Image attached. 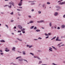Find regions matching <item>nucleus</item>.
<instances>
[{
  "label": "nucleus",
  "instance_id": "obj_7",
  "mask_svg": "<svg viewBox=\"0 0 65 65\" xmlns=\"http://www.w3.org/2000/svg\"><path fill=\"white\" fill-rule=\"evenodd\" d=\"M1 42H5V41L4 40H0Z\"/></svg>",
  "mask_w": 65,
  "mask_h": 65
},
{
  "label": "nucleus",
  "instance_id": "obj_32",
  "mask_svg": "<svg viewBox=\"0 0 65 65\" xmlns=\"http://www.w3.org/2000/svg\"><path fill=\"white\" fill-rule=\"evenodd\" d=\"M52 47L53 48H54V49H55V50H56V48H55V47L53 46H52Z\"/></svg>",
  "mask_w": 65,
  "mask_h": 65
},
{
  "label": "nucleus",
  "instance_id": "obj_29",
  "mask_svg": "<svg viewBox=\"0 0 65 65\" xmlns=\"http://www.w3.org/2000/svg\"><path fill=\"white\" fill-rule=\"evenodd\" d=\"M10 14L12 15V14H13V12H12L11 13H10Z\"/></svg>",
  "mask_w": 65,
  "mask_h": 65
},
{
  "label": "nucleus",
  "instance_id": "obj_26",
  "mask_svg": "<svg viewBox=\"0 0 65 65\" xmlns=\"http://www.w3.org/2000/svg\"><path fill=\"white\" fill-rule=\"evenodd\" d=\"M18 33H21V31L20 30H18Z\"/></svg>",
  "mask_w": 65,
  "mask_h": 65
},
{
  "label": "nucleus",
  "instance_id": "obj_55",
  "mask_svg": "<svg viewBox=\"0 0 65 65\" xmlns=\"http://www.w3.org/2000/svg\"><path fill=\"white\" fill-rule=\"evenodd\" d=\"M51 28L52 29H53L54 28V27L53 26H52L51 27Z\"/></svg>",
  "mask_w": 65,
  "mask_h": 65
},
{
  "label": "nucleus",
  "instance_id": "obj_40",
  "mask_svg": "<svg viewBox=\"0 0 65 65\" xmlns=\"http://www.w3.org/2000/svg\"><path fill=\"white\" fill-rule=\"evenodd\" d=\"M22 33H25V31H22Z\"/></svg>",
  "mask_w": 65,
  "mask_h": 65
},
{
  "label": "nucleus",
  "instance_id": "obj_39",
  "mask_svg": "<svg viewBox=\"0 0 65 65\" xmlns=\"http://www.w3.org/2000/svg\"><path fill=\"white\" fill-rule=\"evenodd\" d=\"M37 23H40V21H37Z\"/></svg>",
  "mask_w": 65,
  "mask_h": 65
},
{
  "label": "nucleus",
  "instance_id": "obj_4",
  "mask_svg": "<svg viewBox=\"0 0 65 65\" xmlns=\"http://www.w3.org/2000/svg\"><path fill=\"white\" fill-rule=\"evenodd\" d=\"M34 58H37V59H38L40 60V58H39V57H38L37 56H34Z\"/></svg>",
  "mask_w": 65,
  "mask_h": 65
},
{
  "label": "nucleus",
  "instance_id": "obj_19",
  "mask_svg": "<svg viewBox=\"0 0 65 65\" xmlns=\"http://www.w3.org/2000/svg\"><path fill=\"white\" fill-rule=\"evenodd\" d=\"M22 52L23 55H25V51H23Z\"/></svg>",
  "mask_w": 65,
  "mask_h": 65
},
{
  "label": "nucleus",
  "instance_id": "obj_9",
  "mask_svg": "<svg viewBox=\"0 0 65 65\" xmlns=\"http://www.w3.org/2000/svg\"><path fill=\"white\" fill-rule=\"evenodd\" d=\"M59 37H57L56 38V41H58V40H59Z\"/></svg>",
  "mask_w": 65,
  "mask_h": 65
},
{
  "label": "nucleus",
  "instance_id": "obj_15",
  "mask_svg": "<svg viewBox=\"0 0 65 65\" xmlns=\"http://www.w3.org/2000/svg\"><path fill=\"white\" fill-rule=\"evenodd\" d=\"M8 6L9 7V8H11V5H10V6Z\"/></svg>",
  "mask_w": 65,
  "mask_h": 65
},
{
  "label": "nucleus",
  "instance_id": "obj_30",
  "mask_svg": "<svg viewBox=\"0 0 65 65\" xmlns=\"http://www.w3.org/2000/svg\"><path fill=\"white\" fill-rule=\"evenodd\" d=\"M17 39H18V40H19L20 41H22V40H20L18 38H17Z\"/></svg>",
  "mask_w": 65,
  "mask_h": 65
},
{
  "label": "nucleus",
  "instance_id": "obj_59",
  "mask_svg": "<svg viewBox=\"0 0 65 65\" xmlns=\"http://www.w3.org/2000/svg\"><path fill=\"white\" fill-rule=\"evenodd\" d=\"M28 17H29V18H31V16H28Z\"/></svg>",
  "mask_w": 65,
  "mask_h": 65
},
{
  "label": "nucleus",
  "instance_id": "obj_56",
  "mask_svg": "<svg viewBox=\"0 0 65 65\" xmlns=\"http://www.w3.org/2000/svg\"><path fill=\"white\" fill-rule=\"evenodd\" d=\"M27 47H28V46H29V45H27Z\"/></svg>",
  "mask_w": 65,
  "mask_h": 65
},
{
  "label": "nucleus",
  "instance_id": "obj_49",
  "mask_svg": "<svg viewBox=\"0 0 65 65\" xmlns=\"http://www.w3.org/2000/svg\"><path fill=\"white\" fill-rule=\"evenodd\" d=\"M16 26H14V29H16Z\"/></svg>",
  "mask_w": 65,
  "mask_h": 65
},
{
  "label": "nucleus",
  "instance_id": "obj_13",
  "mask_svg": "<svg viewBox=\"0 0 65 65\" xmlns=\"http://www.w3.org/2000/svg\"><path fill=\"white\" fill-rule=\"evenodd\" d=\"M40 31V30L37 29L36 30V32H39Z\"/></svg>",
  "mask_w": 65,
  "mask_h": 65
},
{
  "label": "nucleus",
  "instance_id": "obj_61",
  "mask_svg": "<svg viewBox=\"0 0 65 65\" xmlns=\"http://www.w3.org/2000/svg\"><path fill=\"white\" fill-rule=\"evenodd\" d=\"M5 1H8L9 0H5Z\"/></svg>",
  "mask_w": 65,
  "mask_h": 65
},
{
  "label": "nucleus",
  "instance_id": "obj_31",
  "mask_svg": "<svg viewBox=\"0 0 65 65\" xmlns=\"http://www.w3.org/2000/svg\"><path fill=\"white\" fill-rule=\"evenodd\" d=\"M47 4H50V3L49 2H47Z\"/></svg>",
  "mask_w": 65,
  "mask_h": 65
},
{
  "label": "nucleus",
  "instance_id": "obj_45",
  "mask_svg": "<svg viewBox=\"0 0 65 65\" xmlns=\"http://www.w3.org/2000/svg\"><path fill=\"white\" fill-rule=\"evenodd\" d=\"M60 29V27H58V28H57V29Z\"/></svg>",
  "mask_w": 65,
  "mask_h": 65
},
{
  "label": "nucleus",
  "instance_id": "obj_43",
  "mask_svg": "<svg viewBox=\"0 0 65 65\" xmlns=\"http://www.w3.org/2000/svg\"><path fill=\"white\" fill-rule=\"evenodd\" d=\"M61 2V1H58V3H59V2Z\"/></svg>",
  "mask_w": 65,
  "mask_h": 65
},
{
  "label": "nucleus",
  "instance_id": "obj_28",
  "mask_svg": "<svg viewBox=\"0 0 65 65\" xmlns=\"http://www.w3.org/2000/svg\"><path fill=\"white\" fill-rule=\"evenodd\" d=\"M41 63H42V61H40L39 62V64H40Z\"/></svg>",
  "mask_w": 65,
  "mask_h": 65
},
{
  "label": "nucleus",
  "instance_id": "obj_50",
  "mask_svg": "<svg viewBox=\"0 0 65 65\" xmlns=\"http://www.w3.org/2000/svg\"><path fill=\"white\" fill-rule=\"evenodd\" d=\"M31 4V5H33V4H34V3H33L32 4Z\"/></svg>",
  "mask_w": 65,
  "mask_h": 65
},
{
  "label": "nucleus",
  "instance_id": "obj_63",
  "mask_svg": "<svg viewBox=\"0 0 65 65\" xmlns=\"http://www.w3.org/2000/svg\"><path fill=\"white\" fill-rule=\"evenodd\" d=\"M20 53H22V52H19V51H18Z\"/></svg>",
  "mask_w": 65,
  "mask_h": 65
},
{
  "label": "nucleus",
  "instance_id": "obj_2",
  "mask_svg": "<svg viewBox=\"0 0 65 65\" xmlns=\"http://www.w3.org/2000/svg\"><path fill=\"white\" fill-rule=\"evenodd\" d=\"M18 27H19V28H20V29H21L23 28V27H22V26H21L20 25H18Z\"/></svg>",
  "mask_w": 65,
  "mask_h": 65
},
{
  "label": "nucleus",
  "instance_id": "obj_22",
  "mask_svg": "<svg viewBox=\"0 0 65 65\" xmlns=\"http://www.w3.org/2000/svg\"><path fill=\"white\" fill-rule=\"evenodd\" d=\"M15 48L14 47H13L12 48V50H15Z\"/></svg>",
  "mask_w": 65,
  "mask_h": 65
},
{
  "label": "nucleus",
  "instance_id": "obj_14",
  "mask_svg": "<svg viewBox=\"0 0 65 65\" xmlns=\"http://www.w3.org/2000/svg\"><path fill=\"white\" fill-rule=\"evenodd\" d=\"M21 31H25V29L24 28H23L22 29H21Z\"/></svg>",
  "mask_w": 65,
  "mask_h": 65
},
{
  "label": "nucleus",
  "instance_id": "obj_42",
  "mask_svg": "<svg viewBox=\"0 0 65 65\" xmlns=\"http://www.w3.org/2000/svg\"><path fill=\"white\" fill-rule=\"evenodd\" d=\"M56 7L57 8H59V6H56Z\"/></svg>",
  "mask_w": 65,
  "mask_h": 65
},
{
  "label": "nucleus",
  "instance_id": "obj_6",
  "mask_svg": "<svg viewBox=\"0 0 65 65\" xmlns=\"http://www.w3.org/2000/svg\"><path fill=\"white\" fill-rule=\"evenodd\" d=\"M58 14V13L57 12H56L55 13V16H57V15Z\"/></svg>",
  "mask_w": 65,
  "mask_h": 65
},
{
  "label": "nucleus",
  "instance_id": "obj_37",
  "mask_svg": "<svg viewBox=\"0 0 65 65\" xmlns=\"http://www.w3.org/2000/svg\"><path fill=\"white\" fill-rule=\"evenodd\" d=\"M23 60H24V61H26V62H27V63H28V62L27 60H25V59H24Z\"/></svg>",
  "mask_w": 65,
  "mask_h": 65
},
{
  "label": "nucleus",
  "instance_id": "obj_12",
  "mask_svg": "<svg viewBox=\"0 0 65 65\" xmlns=\"http://www.w3.org/2000/svg\"><path fill=\"white\" fill-rule=\"evenodd\" d=\"M19 61H23V59H22V58L19 59Z\"/></svg>",
  "mask_w": 65,
  "mask_h": 65
},
{
  "label": "nucleus",
  "instance_id": "obj_33",
  "mask_svg": "<svg viewBox=\"0 0 65 65\" xmlns=\"http://www.w3.org/2000/svg\"><path fill=\"white\" fill-rule=\"evenodd\" d=\"M31 47H32V45H31L29 46V48H31Z\"/></svg>",
  "mask_w": 65,
  "mask_h": 65
},
{
  "label": "nucleus",
  "instance_id": "obj_51",
  "mask_svg": "<svg viewBox=\"0 0 65 65\" xmlns=\"http://www.w3.org/2000/svg\"><path fill=\"white\" fill-rule=\"evenodd\" d=\"M1 55H3V53H1Z\"/></svg>",
  "mask_w": 65,
  "mask_h": 65
},
{
  "label": "nucleus",
  "instance_id": "obj_18",
  "mask_svg": "<svg viewBox=\"0 0 65 65\" xmlns=\"http://www.w3.org/2000/svg\"><path fill=\"white\" fill-rule=\"evenodd\" d=\"M44 22L43 20H41L40 21V23H44Z\"/></svg>",
  "mask_w": 65,
  "mask_h": 65
},
{
  "label": "nucleus",
  "instance_id": "obj_36",
  "mask_svg": "<svg viewBox=\"0 0 65 65\" xmlns=\"http://www.w3.org/2000/svg\"><path fill=\"white\" fill-rule=\"evenodd\" d=\"M41 11H39V14H40V13H41Z\"/></svg>",
  "mask_w": 65,
  "mask_h": 65
},
{
  "label": "nucleus",
  "instance_id": "obj_16",
  "mask_svg": "<svg viewBox=\"0 0 65 65\" xmlns=\"http://www.w3.org/2000/svg\"><path fill=\"white\" fill-rule=\"evenodd\" d=\"M29 23H34L33 21H30L29 22Z\"/></svg>",
  "mask_w": 65,
  "mask_h": 65
},
{
  "label": "nucleus",
  "instance_id": "obj_35",
  "mask_svg": "<svg viewBox=\"0 0 65 65\" xmlns=\"http://www.w3.org/2000/svg\"><path fill=\"white\" fill-rule=\"evenodd\" d=\"M17 10H18V11H21V10H20V9H17Z\"/></svg>",
  "mask_w": 65,
  "mask_h": 65
},
{
  "label": "nucleus",
  "instance_id": "obj_8",
  "mask_svg": "<svg viewBox=\"0 0 65 65\" xmlns=\"http://www.w3.org/2000/svg\"><path fill=\"white\" fill-rule=\"evenodd\" d=\"M61 27L62 28H64L65 27V25H62L61 26Z\"/></svg>",
  "mask_w": 65,
  "mask_h": 65
},
{
  "label": "nucleus",
  "instance_id": "obj_52",
  "mask_svg": "<svg viewBox=\"0 0 65 65\" xmlns=\"http://www.w3.org/2000/svg\"><path fill=\"white\" fill-rule=\"evenodd\" d=\"M34 9H32L31 10V11H34Z\"/></svg>",
  "mask_w": 65,
  "mask_h": 65
},
{
  "label": "nucleus",
  "instance_id": "obj_60",
  "mask_svg": "<svg viewBox=\"0 0 65 65\" xmlns=\"http://www.w3.org/2000/svg\"><path fill=\"white\" fill-rule=\"evenodd\" d=\"M20 35H22V33H20Z\"/></svg>",
  "mask_w": 65,
  "mask_h": 65
},
{
  "label": "nucleus",
  "instance_id": "obj_21",
  "mask_svg": "<svg viewBox=\"0 0 65 65\" xmlns=\"http://www.w3.org/2000/svg\"><path fill=\"white\" fill-rule=\"evenodd\" d=\"M21 58V56H19V57H17L16 58V59H19V58Z\"/></svg>",
  "mask_w": 65,
  "mask_h": 65
},
{
  "label": "nucleus",
  "instance_id": "obj_53",
  "mask_svg": "<svg viewBox=\"0 0 65 65\" xmlns=\"http://www.w3.org/2000/svg\"><path fill=\"white\" fill-rule=\"evenodd\" d=\"M54 28H55V29H56L57 28V27L56 26H54Z\"/></svg>",
  "mask_w": 65,
  "mask_h": 65
},
{
  "label": "nucleus",
  "instance_id": "obj_62",
  "mask_svg": "<svg viewBox=\"0 0 65 65\" xmlns=\"http://www.w3.org/2000/svg\"><path fill=\"white\" fill-rule=\"evenodd\" d=\"M37 40V39H35L34 40Z\"/></svg>",
  "mask_w": 65,
  "mask_h": 65
},
{
  "label": "nucleus",
  "instance_id": "obj_64",
  "mask_svg": "<svg viewBox=\"0 0 65 65\" xmlns=\"http://www.w3.org/2000/svg\"><path fill=\"white\" fill-rule=\"evenodd\" d=\"M11 22H13V20H11Z\"/></svg>",
  "mask_w": 65,
  "mask_h": 65
},
{
  "label": "nucleus",
  "instance_id": "obj_57",
  "mask_svg": "<svg viewBox=\"0 0 65 65\" xmlns=\"http://www.w3.org/2000/svg\"><path fill=\"white\" fill-rule=\"evenodd\" d=\"M48 35H51V34H50V33H48Z\"/></svg>",
  "mask_w": 65,
  "mask_h": 65
},
{
  "label": "nucleus",
  "instance_id": "obj_10",
  "mask_svg": "<svg viewBox=\"0 0 65 65\" xmlns=\"http://www.w3.org/2000/svg\"><path fill=\"white\" fill-rule=\"evenodd\" d=\"M65 4V1L61 3V5H63V4Z\"/></svg>",
  "mask_w": 65,
  "mask_h": 65
},
{
  "label": "nucleus",
  "instance_id": "obj_27",
  "mask_svg": "<svg viewBox=\"0 0 65 65\" xmlns=\"http://www.w3.org/2000/svg\"><path fill=\"white\" fill-rule=\"evenodd\" d=\"M30 54L32 55L33 56H34V54H32V53H30Z\"/></svg>",
  "mask_w": 65,
  "mask_h": 65
},
{
  "label": "nucleus",
  "instance_id": "obj_54",
  "mask_svg": "<svg viewBox=\"0 0 65 65\" xmlns=\"http://www.w3.org/2000/svg\"><path fill=\"white\" fill-rule=\"evenodd\" d=\"M61 46H64V44H63L62 45H61Z\"/></svg>",
  "mask_w": 65,
  "mask_h": 65
},
{
  "label": "nucleus",
  "instance_id": "obj_17",
  "mask_svg": "<svg viewBox=\"0 0 65 65\" xmlns=\"http://www.w3.org/2000/svg\"><path fill=\"white\" fill-rule=\"evenodd\" d=\"M56 38V37H55L53 38L52 39H51V40H53V39H55V38Z\"/></svg>",
  "mask_w": 65,
  "mask_h": 65
},
{
  "label": "nucleus",
  "instance_id": "obj_47",
  "mask_svg": "<svg viewBox=\"0 0 65 65\" xmlns=\"http://www.w3.org/2000/svg\"><path fill=\"white\" fill-rule=\"evenodd\" d=\"M48 38V36H47L46 37V39Z\"/></svg>",
  "mask_w": 65,
  "mask_h": 65
},
{
  "label": "nucleus",
  "instance_id": "obj_1",
  "mask_svg": "<svg viewBox=\"0 0 65 65\" xmlns=\"http://www.w3.org/2000/svg\"><path fill=\"white\" fill-rule=\"evenodd\" d=\"M23 1V0H21L20 1V2L19 3V4L18 5L19 6H22V2Z\"/></svg>",
  "mask_w": 65,
  "mask_h": 65
},
{
  "label": "nucleus",
  "instance_id": "obj_58",
  "mask_svg": "<svg viewBox=\"0 0 65 65\" xmlns=\"http://www.w3.org/2000/svg\"><path fill=\"white\" fill-rule=\"evenodd\" d=\"M61 40H58V41H61Z\"/></svg>",
  "mask_w": 65,
  "mask_h": 65
},
{
  "label": "nucleus",
  "instance_id": "obj_41",
  "mask_svg": "<svg viewBox=\"0 0 65 65\" xmlns=\"http://www.w3.org/2000/svg\"><path fill=\"white\" fill-rule=\"evenodd\" d=\"M19 8H22V7H19Z\"/></svg>",
  "mask_w": 65,
  "mask_h": 65
},
{
  "label": "nucleus",
  "instance_id": "obj_11",
  "mask_svg": "<svg viewBox=\"0 0 65 65\" xmlns=\"http://www.w3.org/2000/svg\"><path fill=\"white\" fill-rule=\"evenodd\" d=\"M49 48H50L49 49V51H50L51 52H52V48L50 47Z\"/></svg>",
  "mask_w": 65,
  "mask_h": 65
},
{
  "label": "nucleus",
  "instance_id": "obj_25",
  "mask_svg": "<svg viewBox=\"0 0 65 65\" xmlns=\"http://www.w3.org/2000/svg\"><path fill=\"white\" fill-rule=\"evenodd\" d=\"M34 29L35 30H36V29H37V27H35L34 28Z\"/></svg>",
  "mask_w": 65,
  "mask_h": 65
},
{
  "label": "nucleus",
  "instance_id": "obj_46",
  "mask_svg": "<svg viewBox=\"0 0 65 65\" xmlns=\"http://www.w3.org/2000/svg\"><path fill=\"white\" fill-rule=\"evenodd\" d=\"M63 18H65V15H64L63 16Z\"/></svg>",
  "mask_w": 65,
  "mask_h": 65
},
{
  "label": "nucleus",
  "instance_id": "obj_24",
  "mask_svg": "<svg viewBox=\"0 0 65 65\" xmlns=\"http://www.w3.org/2000/svg\"><path fill=\"white\" fill-rule=\"evenodd\" d=\"M7 27V28H8V25H5Z\"/></svg>",
  "mask_w": 65,
  "mask_h": 65
},
{
  "label": "nucleus",
  "instance_id": "obj_3",
  "mask_svg": "<svg viewBox=\"0 0 65 65\" xmlns=\"http://www.w3.org/2000/svg\"><path fill=\"white\" fill-rule=\"evenodd\" d=\"M9 4H10V5H11V4H12V5H13V6H14V5H13V2H12V3L9 2Z\"/></svg>",
  "mask_w": 65,
  "mask_h": 65
},
{
  "label": "nucleus",
  "instance_id": "obj_34",
  "mask_svg": "<svg viewBox=\"0 0 65 65\" xmlns=\"http://www.w3.org/2000/svg\"><path fill=\"white\" fill-rule=\"evenodd\" d=\"M38 39H42V38L40 37H39V38H38Z\"/></svg>",
  "mask_w": 65,
  "mask_h": 65
},
{
  "label": "nucleus",
  "instance_id": "obj_20",
  "mask_svg": "<svg viewBox=\"0 0 65 65\" xmlns=\"http://www.w3.org/2000/svg\"><path fill=\"white\" fill-rule=\"evenodd\" d=\"M34 28V26H32L30 28L31 29H32Z\"/></svg>",
  "mask_w": 65,
  "mask_h": 65
},
{
  "label": "nucleus",
  "instance_id": "obj_44",
  "mask_svg": "<svg viewBox=\"0 0 65 65\" xmlns=\"http://www.w3.org/2000/svg\"><path fill=\"white\" fill-rule=\"evenodd\" d=\"M0 52H3V51H2V50H0Z\"/></svg>",
  "mask_w": 65,
  "mask_h": 65
},
{
  "label": "nucleus",
  "instance_id": "obj_5",
  "mask_svg": "<svg viewBox=\"0 0 65 65\" xmlns=\"http://www.w3.org/2000/svg\"><path fill=\"white\" fill-rule=\"evenodd\" d=\"M5 51H6V52H8L9 51V50H8V49L7 48H6Z\"/></svg>",
  "mask_w": 65,
  "mask_h": 65
},
{
  "label": "nucleus",
  "instance_id": "obj_38",
  "mask_svg": "<svg viewBox=\"0 0 65 65\" xmlns=\"http://www.w3.org/2000/svg\"><path fill=\"white\" fill-rule=\"evenodd\" d=\"M45 35H46V36H48V34H45Z\"/></svg>",
  "mask_w": 65,
  "mask_h": 65
},
{
  "label": "nucleus",
  "instance_id": "obj_48",
  "mask_svg": "<svg viewBox=\"0 0 65 65\" xmlns=\"http://www.w3.org/2000/svg\"><path fill=\"white\" fill-rule=\"evenodd\" d=\"M61 3H59V5H62V4H61Z\"/></svg>",
  "mask_w": 65,
  "mask_h": 65
},
{
  "label": "nucleus",
  "instance_id": "obj_23",
  "mask_svg": "<svg viewBox=\"0 0 65 65\" xmlns=\"http://www.w3.org/2000/svg\"><path fill=\"white\" fill-rule=\"evenodd\" d=\"M50 26H52V23H50L49 24Z\"/></svg>",
  "mask_w": 65,
  "mask_h": 65
}]
</instances>
